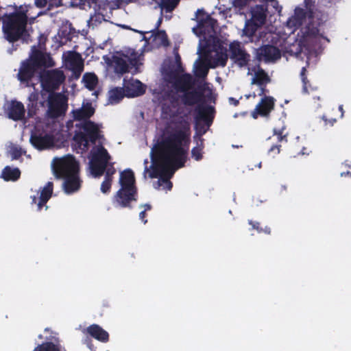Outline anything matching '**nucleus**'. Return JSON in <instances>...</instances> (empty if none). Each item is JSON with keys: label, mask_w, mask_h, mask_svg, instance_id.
<instances>
[{"label": "nucleus", "mask_w": 351, "mask_h": 351, "mask_svg": "<svg viewBox=\"0 0 351 351\" xmlns=\"http://www.w3.org/2000/svg\"><path fill=\"white\" fill-rule=\"evenodd\" d=\"M30 141L34 147L39 149H48L54 145V138L51 134L32 136Z\"/></svg>", "instance_id": "obj_20"}, {"label": "nucleus", "mask_w": 351, "mask_h": 351, "mask_svg": "<svg viewBox=\"0 0 351 351\" xmlns=\"http://www.w3.org/2000/svg\"><path fill=\"white\" fill-rule=\"evenodd\" d=\"M10 154L13 159H17L23 154V150L17 147H12L10 149Z\"/></svg>", "instance_id": "obj_35"}, {"label": "nucleus", "mask_w": 351, "mask_h": 351, "mask_svg": "<svg viewBox=\"0 0 351 351\" xmlns=\"http://www.w3.org/2000/svg\"><path fill=\"white\" fill-rule=\"evenodd\" d=\"M274 134L277 136L278 139L282 140L283 138L282 130L274 129Z\"/></svg>", "instance_id": "obj_43"}, {"label": "nucleus", "mask_w": 351, "mask_h": 351, "mask_svg": "<svg viewBox=\"0 0 351 351\" xmlns=\"http://www.w3.org/2000/svg\"><path fill=\"white\" fill-rule=\"evenodd\" d=\"M54 176L63 179V188L66 193L77 191L81 185L78 176L79 164L75 158L67 155L61 158H55L52 162Z\"/></svg>", "instance_id": "obj_4"}, {"label": "nucleus", "mask_w": 351, "mask_h": 351, "mask_svg": "<svg viewBox=\"0 0 351 351\" xmlns=\"http://www.w3.org/2000/svg\"><path fill=\"white\" fill-rule=\"evenodd\" d=\"M99 141V144L93 147L89 154L88 168L90 174L95 177H100L109 167H114V162H112L111 156L107 149L103 146L105 141L104 136Z\"/></svg>", "instance_id": "obj_5"}, {"label": "nucleus", "mask_w": 351, "mask_h": 351, "mask_svg": "<svg viewBox=\"0 0 351 351\" xmlns=\"http://www.w3.org/2000/svg\"><path fill=\"white\" fill-rule=\"evenodd\" d=\"M189 135L190 128L186 121L171 123L163 130L155 154L152 156V170L147 166V160L144 161V177L159 178L154 183L156 189L171 190L172 183L169 178L186 161Z\"/></svg>", "instance_id": "obj_1"}, {"label": "nucleus", "mask_w": 351, "mask_h": 351, "mask_svg": "<svg viewBox=\"0 0 351 351\" xmlns=\"http://www.w3.org/2000/svg\"><path fill=\"white\" fill-rule=\"evenodd\" d=\"M40 63L45 66H54V61L49 56H45L40 54Z\"/></svg>", "instance_id": "obj_34"}, {"label": "nucleus", "mask_w": 351, "mask_h": 351, "mask_svg": "<svg viewBox=\"0 0 351 351\" xmlns=\"http://www.w3.org/2000/svg\"><path fill=\"white\" fill-rule=\"evenodd\" d=\"M339 110L341 112V116H343V106H340L339 107Z\"/></svg>", "instance_id": "obj_46"}, {"label": "nucleus", "mask_w": 351, "mask_h": 351, "mask_svg": "<svg viewBox=\"0 0 351 351\" xmlns=\"http://www.w3.org/2000/svg\"><path fill=\"white\" fill-rule=\"evenodd\" d=\"M104 20V17L102 14L99 13H95V14L90 16V19L88 21V25L90 27H91L92 28H94Z\"/></svg>", "instance_id": "obj_31"}, {"label": "nucleus", "mask_w": 351, "mask_h": 351, "mask_svg": "<svg viewBox=\"0 0 351 351\" xmlns=\"http://www.w3.org/2000/svg\"><path fill=\"white\" fill-rule=\"evenodd\" d=\"M312 12L310 10H304L297 8L294 14L287 21V26L293 31L296 28L301 27L302 34L304 36H315L318 30L312 23Z\"/></svg>", "instance_id": "obj_9"}, {"label": "nucleus", "mask_w": 351, "mask_h": 351, "mask_svg": "<svg viewBox=\"0 0 351 351\" xmlns=\"http://www.w3.org/2000/svg\"><path fill=\"white\" fill-rule=\"evenodd\" d=\"M34 4L37 8H49L48 0H35Z\"/></svg>", "instance_id": "obj_38"}, {"label": "nucleus", "mask_w": 351, "mask_h": 351, "mask_svg": "<svg viewBox=\"0 0 351 351\" xmlns=\"http://www.w3.org/2000/svg\"><path fill=\"white\" fill-rule=\"evenodd\" d=\"M27 16L23 11L3 17V30L5 38L10 41H14L25 32Z\"/></svg>", "instance_id": "obj_7"}, {"label": "nucleus", "mask_w": 351, "mask_h": 351, "mask_svg": "<svg viewBox=\"0 0 351 351\" xmlns=\"http://www.w3.org/2000/svg\"><path fill=\"white\" fill-rule=\"evenodd\" d=\"M141 54L134 49H128L122 52L117 53L112 58V65L114 71L123 74L128 71L129 67L134 68L136 71L141 64Z\"/></svg>", "instance_id": "obj_10"}, {"label": "nucleus", "mask_w": 351, "mask_h": 351, "mask_svg": "<svg viewBox=\"0 0 351 351\" xmlns=\"http://www.w3.org/2000/svg\"><path fill=\"white\" fill-rule=\"evenodd\" d=\"M252 226H253V228H254L257 229L258 230H258V227H256L255 224H253Z\"/></svg>", "instance_id": "obj_49"}, {"label": "nucleus", "mask_w": 351, "mask_h": 351, "mask_svg": "<svg viewBox=\"0 0 351 351\" xmlns=\"http://www.w3.org/2000/svg\"><path fill=\"white\" fill-rule=\"evenodd\" d=\"M184 80H185V82H186V85H185L184 88H185V89H187V88H189L191 86V84H192V82H191L192 77H191V75H184Z\"/></svg>", "instance_id": "obj_42"}, {"label": "nucleus", "mask_w": 351, "mask_h": 351, "mask_svg": "<svg viewBox=\"0 0 351 351\" xmlns=\"http://www.w3.org/2000/svg\"><path fill=\"white\" fill-rule=\"evenodd\" d=\"M192 156L196 160H199L202 158V149L199 147H195L192 150Z\"/></svg>", "instance_id": "obj_37"}, {"label": "nucleus", "mask_w": 351, "mask_h": 351, "mask_svg": "<svg viewBox=\"0 0 351 351\" xmlns=\"http://www.w3.org/2000/svg\"><path fill=\"white\" fill-rule=\"evenodd\" d=\"M87 332L95 339L106 342L108 340V333L99 325L93 324L87 328Z\"/></svg>", "instance_id": "obj_22"}, {"label": "nucleus", "mask_w": 351, "mask_h": 351, "mask_svg": "<svg viewBox=\"0 0 351 351\" xmlns=\"http://www.w3.org/2000/svg\"><path fill=\"white\" fill-rule=\"evenodd\" d=\"M21 175V171L18 168H12L9 166L5 167L1 173V178L5 181H16Z\"/></svg>", "instance_id": "obj_24"}, {"label": "nucleus", "mask_w": 351, "mask_h": 351, "mask_svg": "<svg viewBox=\"0 0 351 351\" xmlns=\"http://www.w3.org/2000/svg\"><path fill=\"white\" fill-rule=\"evenodd\" d=\"M94 112L95 110L89 103L84 104L73 112L74 119L79 121L76 124L79 131L73 136V141L82 152L88 150L89 142L95 144L97 139L102 138L101 125L89 119Z\"/></svg>", "instance_id": "obj_2"}, {"label": "nucleus", "mask_w": 351, "mask_h": 351, "mask_svg": "<svg viewBox=\"0 0 351 351\" xmlns=\"http://www.w3.org/2000/svg\"><path fill=\"white\" fill-rule=\"evenodd\" d=\"M125 96L123 89L116 88L109 91L108 100L110 104L119 102Z\"/></svg>", "instance_id": "obj_27"}, {"label": "nucleus", "mask_w": 351, "mask_h": 351, "mask_svg": "<svg viewBox=\"0 0 351 351\" xmlns=\"http://www.w3.org/2000/svg\"><path fill=\"white\" fill-rule=\"evenodd\" d=\"M257 55L260 60L273 62L280 58L281 52L274 46L265 45L258 50Z\"/></svg>", "instance_id": "obj_16"}, {"label": "nucleus", "mask_w": 351, "mask_h": 351, "mask_svg": "<svg viewBox=\"0 0 351 351\" xmlns=\"http://www.w3.org/2000/svg\"><path fill=\"white\" fill-rule=\"evenodd\" d=\"M153 42L156 46L167 45V38L165 32H158L153 36Z\"/></svg>", "instance_id": "obj_30"}, {"label": "nucleus", "mask_w": 351, "mask_h": 351, "mask_svg": "<svg viewBox=\"0 0 351 351\" xmlns=\"http://www.w3.org/2000/svg\"><path fill=\"white\" fill-rule=\"evenodd\" d=\"M264 231H265L266 233H268V234L270 232V230H269V228H265V230Z\"/></svg>", "instance_id": "obj_47"}, {"label": "nucleus", "mask_w": 351, "mask_h": 351, "mask_svg": "<svg viewBox=\"0 0 351 351\" xmlns=\"http://www.w3.org/2000/svg\"><path fill=\"white\" fill-rule=\"evenodd\" d=\"M134 173L128 169L120 173L119 184L121 189L114 195V203L121 207H126L130 202L136 200V188Z\"/></svg>", "instance_id": "obj_6"}, {"label": "nucleus", "mask_w": 351, "mask_h": 351, "mask_svg": "<svg viewBox=\"0 0 351 351\" xmlns=\"http://www.w3.org/2000/svg\"><path fill=\"white\" fill-rule=\"evenodd\" d=\"M267 9L264 5H256L252 8L251 21L256 25H262L264 24L266 18Z\"/></svg>", "instance_id": "obj_21"}, {"label": "nucleus", "mask_w": 351, "mask_h": 351, "mask_svg": "<svg viewBox=\"0 0 351 351\" xmlns=\"http://www.w3.org/2000/svg\"><path fill=\"white\" fill-rule=\"evenodd\" d=\"M38 97V95L36 92L32 93L28 97L29 103L27 104V109L29 116H33L36 113Z\"/></svg>", "instance_id": "obj_29"}, {"label": "nucleus", "mask_w": 351, "mask_h": 351, "mask_svg": "<svg viewBox=\"0 0 351 351\" xmlns=\"http://www.w3.org/2000/svg\"><path fill=\"white\" fill-rule=\"evenodd\" d=\"M143 207H144V210L140 213L139 217L141 219H142L144 223H146L147 220H144V218L145 217V212L147 210H149L151 209V206L149 204H146V205H144Z\"/></svg>", "instance_id": "obj_39"}, {"label": "nucleus", "mask_w": 351, "mask_h": 351, "mask_svg": "<svg viewBox=\"0 0 351 351\" xmlns=\"http://www.w3.org/2000/svg\"><path fill=\"white\" fill-rule=\"evenodd\" d=\"M261 167V163L260 162V163L258 164V167L260 168Z\"/></svg>", "instance_id": "obj_51"}, {"label": "nucleus", "mask_w": 351, "mask_h": 351, "mask_svg": "<svg viewBox=\"0 0 351 351\" xmlns=\"http://www.w3.org/2000/svg\"><path fill=\"white\" fill-rule=\"evenodd\" d=\"M62 58L64 66L71 70L75 77H79L84 69V62L79 53L73 51H66L63 53Z\"/></svg>", "instance_id": "obj_11"}, {"label": "nucleus", "mask_w": 351, "mask_h": 351, "mask_svg": "<svg viewBox=\"0 0 351 351\" xmlns=\"http://www.w3.org/2000/svg\"><path fill=\"white\" fill-rule=\"evenodd\" d=\"M213 109L211 107L206 108L205 109H203L202 113L203 116H206L207 114L211 113L213 112Z\"/></svg>", "instance_id": "obj_44"}, {"label": "nucleus", "mask_w": 351, "mask_h": 351, "mask_svg": "<svg viewBox=\"0 0 351 351\" xmlns=\"http://www.w3.org/2000/svg\"><path fill=\"white\" fill-rule=\"evenodd\" d=\"M274 105V99L270 97H265L258 104L252 112L253 118L256 119L258 115L267 116L273 109Z\"/></svg>", "instance_id": "obj_17"}, {"label": "nucleus", "mask_w": 351, "mask_h": 351, "mask_svg": "<svg viewBox=\"0 0 351 351\" xmlns=\"http://www.w3.org/2000/svg\"><path fill=\"white\" fill-rule=\"evenodd\" d=\"M64 80L63 72L58 69L47 71L40 75V83L43 88L42 97L47 99V113L52 118L60 117L66 111L64 97L53 93Z\"/></svg>", "instance_id": "obj_3"}, {"label": "nucleus", "mask_w": 351, "mask_h": 351, "mask_svg": "<svg viewBox=\"0 0 351 351\" xmlns=\"http://www.w3.org/2000/svg\"><path fill=\"white\" fill-rule=\"evenodd\" d=\"M34 74V68L29 62H23L17 74L18 80L25 86H34L30 81Z\"/></svg>", "instance_id": "obj_19"}, {"label": "nucleus", "mask_w": 351, "mask_h": 351, "mask_svg": "<svg viewBox=\"0 0 351 351\" xmlns=\"http://www.w3.org/2000/svg\"><path fill=\"white\" fill-rule=\"evenodd\" d=\"M247 74L252 76L251 84L259 86L261 90L260 95H263L265 86L271 81L268 74L258 66L249 69Z\"/></svg>", "instance_id": "obj_13"}, {"label": "nucleus", "mask_w": 351, "mask_h": 351, "mask_svg": "<svg viewBox=\"0 0 351 351\" xmlns=\"http://www.w3.org/2000/svg\"><path fill=\"white\" fill-rule=\"evenodd\" d=\"M5 112L9 118L17 121L23 119L25 115V108L21 102L12 101L8 103Z\"/></svg>", "instance_id": "obj_18"}, {"label": "nucleus", "mask_w": 351, "mask_h": 351, "mask_svg": "<svg viewBox=\"0 0 351 351\" xmlns=\"http://www.w3.org/2000/svg\"><path fill=\"white\" fill-rule=\"evenodd\" d=\"M32 202L34 203H36V197L35 196L32 197Z\"/></svg>", "instance_id": "obj_48"}, {"label": "nucleus", "mask_w": 351, "mask_h": 351, "mask_svg": "<svg viewBox=\"0 0 351 351\" xmlns=\"http://www.w3.org/2000/svg\"><path fill=\"white\" fill-rule=\"evenodd\" d=\"M161 21H162V18L160 17V18L159 19V20H158V25L161 23Z\"/></svg>", "instance_id": "obj_50"}, {"label": "nucleus", "mask_w": 351, "mask_h": 351, "mask_svg": "<svg viewBox=\"0 0 351 351\" xmlns=\"http://www.w3.org/2000/svg\"><path fill=\"white\" fill-rule=\"evenodd\" d=\"M49 9L62 5V0H48Z\"/></svg>", "instance_id": "obj_40"}, {"label": "nucleus", "mask_w": 351, "mask_h": 351, "mask_svg": "<svg viewBox=\"0 0 351 351\" xmlns=\"http://www.w3.org/2000/svg\"><path fill=\"white\" fill-rule=\"evenodd\" d=\"M276 149V153L278 154L280 152V149L278 146H273L269 149V152H273Z\"/></svg>", "instance_id": "obj_45"}, {"label": "nucleus", "mask_w": 351, "mask_h": 351, "mask_svg": "<svg viewBox=\"0 0 351 351\" xmlns=\"http://www.w3.org/2000/svg\"><path fill=\"white\" fill-rule=\"evenodd\" d=\"M33 351H60V349L52 343H45L37 346Z\"/></svg>", "instance_id": "obj_32"}, {"label": "nucleus", "mask_w": 351, "mask_h": 351, "mask_svg": "<svg viewBox=\"0 0 351 351\" xmlns=\"http://www.w3.org/2000/svg\"><path fill=\"white\" fill-rule=\"evenodd\" d=\"M53 192V183L51 182H47L46 186L42 189L38 203V208L40 210L42 206L45 204L51 197Z\"/></svg>", "instance_id": "obj_25"}, {"label": "nucleus", "mask_w": 351, "mask_h": 351, "mask_svg": "<svg viewBox=\"0 0 351 351\" xmlns=\"http://www.w3.org/2000/svg\"><path fill=\"white\" fill-rule=\"evenodd\" d=\"M82 81L86 88L93 90L97 84L98 80L94 73H86L83 76Z\"/></svg>", "instance_id": "obj_28"}, {"label": "nucleus", "mask_w": 351, "mask_h": 351, "mask_svg": "<svg viewBox=\"0 0 351 351\" xmlns=\"http://www.w3.org/2000/svg\"><path fill=\"white\" fill-rule=\"evenodd\" d=\"M196 16L198 24L193 30L199 36H202L199 47H204L205 44L208 47L211 43H215L217 21L201 10L197 11Z\"/></svg>", "instance_id": "obj_8"}, {"label": "nucleus", "mask_w": 351, "mask_h": 351, "mask_svg": "<svg viewBox=\"0 0 351 351\" xmlns=\"http://www.w3.org/2000/svg\"><path fill=\"white\" fill-rule=\"evenodd\" d=\"M228 60V55L226 50L219 47L213 51H209V53L206 57V61L208 62L210 67L215 68L221 66H224Z\"/></svg>", "instance_id": "obj_14"}, {"label": "nucleus", "mask_w": 351, "mask_h": 351, "mask_svg": "<svg viewBox=\"0 0 351 351\" xmlns=\"http://www.w3.org/2000/svg\"><path fill=\"white\" fill-rule=\"evenodd\" d=\"M123 90L125 96L128 97H138L145 92L143 84L138 80L131 78L130 80H124Z\"/></svg>", "instance_id": "obj_15"}, {"label": "nucleus", "mask_w": 351, "mask_h": 351, "mask_svg": "<svg viewBox=\"0 0 351 351\" xmlns=\"http://www.w3.org/2000/svg\"><path fill=\"white\" fill-rule=\"evenodd\" d=\"M115 173L116 169L114 167H109L107 170L104 171L105 178L100 188L103 193L106 194L110 192L112 182V176Z\"/></svg>", "instance_id": "obj_23"}, {"label": "nucleus", "mask_w": 351, "mask_h": 351, "mask_svg": "<svg viewBox=\"0 0 351 351\" xmlns=\"http://www.w3.org/2000/svg\"><path fill=\"white\" fill-rule=\"evenodd\" d=\"M306 67H303L302 69L301 73H300L302 81V83H303V92L304 93H308V91H307V84L308 82V80H307V77L306 76Z\"/></svg>", "instance_id": "obj_36"}, {"label": "nucleus", "mask_w": 351, "mask_h": 351, "mask_svg": "<svg viewBox=\"0 0 351 351\" xmlns=\"http://www.w3.org/2000/svg\"><path fill=\"white\" fill-rule=\"evenodd\" d=\"M259 26L260 25H256L254 23H252V21L247 22L243 29V34L248 37H251L256 32V28Z\"/></svg>", "instance_id": "obj_33"}, {"label": "nucleus", "mask_w": 351, "mask_h": 351, "mask_svg": "<svg viewBox=\"0 0 351 351\" xmlns=\"http://www.w3.org/2000/svg\"><path fill=\"white\" fill-rule=\"evenodd\" d=\"M246 3V0H232V4L235 8H241Z\"/></svg>", "instance_id": "obj_41"}, {"label": "nucleus", "mask_w": 351, "mask_h": 351, "mask_svg": "<svg viewBox=\"0 0 351 351\" xmlns=\"http://www.w3.org/2000/svg\"><path fill=\"white\" fill-rule=\"evenodd\" d=\"M230 58L239 66L247 65L250 60V55L247 53L240 43L233 42L229 47Z\"/></svg>", "instance_id": "obj_12"}, {"label": "nucleus", "mask_w": 351, "mask_h": 351, "mask_svg": "<svg viewBox=\"0 0 351 351\" xmlns=\"http://www.w3.org/2000/svg\"><path fill=\"white\" fill-rule=\"evenodd\" d=\"M209 65L208 62L197 60L195 63V75L199 77H205L208 72Z\"/></svg>", "instance_id": "obj_26"}]
</instances>
